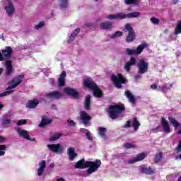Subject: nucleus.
I'll return each mask as SVG.
<instances>
[{
  "instance_id": "5701e85b",
  "label": "nucleus",
  "mask_w": 181,
  "mask_h": 181,
  "mask_svg": "<svg viewBox=\"0 0 181 181\" xmlns=\"http://www.w3.org/2000/svg\"><path fill=\"white\" fill-rule=\"evenodd\" d=\"M136 63V59L135 58L132 57L130 60L124 64V69L126 70V71H129V69H131V66H134V64Z\"/></svg>"
},
{
  "instance_id": "49530a36",
  "label": "nucleus",
  "mask_w": 181,
  "mask_h": 181,
  "mask_svg": "<svg viewBox=\"0 0 181 181\" xmlns=\"http://www.w3.org/2000/svg\"><path fill=\"white\" fill-rule=\"evenodd\" d=\"M13 90H7L0 94V97H5V95H9V94H12Z\"/></svg>"
},
{
  "instance_id": "bb28decb",
  "label": "nucleus",
  "mask_w": 181,
  "mask_h": 181,
  "mask_svg": "<svg viewBox=\"0 0 181 181\" xmlns=\"http://www.w3.org/2000/svg\"><path fill=\"white\" fill-rule=\"evenodd\" d=\"M124 94L126 97L128 98L129 103H132V104H134L135 103V97L134 96V95H132V93L129 92V90H126L124 92Z\"/></svg>"
},
{
  "instance_id": "a878e982",
  "label": "nucleus",
  "mask_w": 181,
  "mask_h": 181,
  "mask_svg": "<svg viewBox=\"0 0 181 181\" xmlns=\"http://www.w3.org/2000/svg\"><path fill=\"white\" fill-rule=\"evenodd\" d=\"M168 119H169L170 124L173 125V127H174V128L175 129H177V128H179V127H180L181 124L179 123V122H177V120H176V119H175V117H169Z\"/></svg>"
},
{
  "instance_id": "423d86ee",
  "label": "nucleus",
  "mask_w": 181,
  "mask_h": 181,
  "mask_svg": "<svg viewBox=\"0 0 181 181\" xmlns=\"http://www.w3.org/2000/svg\"><path fill=\"white\" fill-rule=\"evenodd\" d=\"M25 77L24 74L19 75L14 78L13 80H11L10 82H8V90H13V88H16V87H18L21 83H22V81L23 80V78Z\"/></svg>"
},
{
  "instance_id": "412c9836",
  "label": "nucleus",
  "mask_w": 181,
  "mask_h": 181,
  "mask_svg": "<svg viewBox=\"0 0 181 181\" xmlns=\"http://www.w3.org/2000/svg\"><path fill=\"white\" fill-rule=\"evenodd\" d=\"M45 95L47 98H53L54 100H59V98H62V97H63V95L60 93V92L56 90L47 93Z\"/></svg>"
},
{
  "instance_id": "72a5a7b5",
  "label": "nucleus",
  "mask_w": 181,
  "mask_h": 181,
  "mask_svg": "<svg viewBox=\"0 0 181 181\" xmlns=\"http://www.w3.org/2000/svg\"><path fill=\"white\" fill-rule=\"evenodd\" d=\"M52 122V120L46 118L42 117L41 122L39 124V127H45V125H47L48 124H50Z\"/></svg>"
},
{
  "instance_id": "39448f33",
  "label": "nucleus",
  "mask_w": 181,
  "mask_h": 181,
  "mask_svg": "<svg viewBox=\"0 0 181 181\" xmlns=\"http://www.w3.org/2000/svg\"><path fill=\"white\" fill-rule=\"evenodd\" d=\"M111 81L117 88H121V84H125V83H127V79L124 78V76H122V75H121L120 74L112 75Z\"/></svg>"
},
{
  "instance_id": "a18cd8bd",
  "label": "nucleus",
  "mask_w": 181,
  "mask_h": 181,
  "mask_svg": "<svg viewBox=\"0 0 181 181\" xmlns=\"http://www.w3.org/2000/svg\"><path fill=\"white\" fill-rule=\"evenodd\" d=\"M27 120L26 119H21V120H18L16 122V125L18 126H21V125H25L26 124Z\"/></svg>"
},
{
  "instance_id": "680f3d73",
  "label": "nucleus",
  "mask_w": 181,
  "mask_h": 181,
  "mask_svg": "<svg viewBox=\"0 0 181 181\" xmlns=\"http://www.w3.org/2000/svg\"><path fill=\"white\" fill-rule=\"evenodd\" d=\"M49 80H50L51 83H54V80L53 78H50Z\"/></svg>"
},
{
  "instance_id": "37998d69",
  "label": "nucleus",
  "mask_w": 181,
  "mask_h": 181,
  "mask_svg": "<svg viewBox=\"0 0 181 181\" xmlns=\"http://www.w3.org/2000/svg\"><path fill=\"white\" fill-rule=\"evenodd\" d=\"M161 159H162V153H158V154L156 155V158H155L156 163H158V162H160Z\"/></svg>"
},
{
  "instance_id": "f257e3e1",
  "label": "nucleus",
  "mask_w": 181,
  "mask_h": 181,
  "mask_svg": "<svg viewBox=\"0 0 181 181\" xmlns=\"http://www.w3.org/2000/svg\"><path fill=\"white\" fill-rule=\"evenodd\" d=\"M101 166V160H96L95 161H86L84 160H81L78 161L75 165L76 169H84L88 168L87 170L88 175H91L95 173L98 170V168Z\"/></svg>"
},
{
  "instance_id": "5fc2aeb1",
  "label": "nucleus",
  "mask_w": 181,
  "mask_h": 181,
  "mask_svg": "<svg viewBox=\"0 0 181 181\" xmlns=\"http://www.w3.org/2000/svg\"><path fill=\"white\" fill-rule=\"evenodd\" d=\"M175 159H176L177 160H181V154L177 156L176 158H175Z\"/></svg>"
},
{
  "instance_id": "3c124183",
  "label": "nucleus",
  "mask_w": 181,
  "mask_h": 181,
  "mask_svg": "<svg viewBox=\"0 0 181 181\" xmlns=\"http://www.w3.org/2000/svg\"><path fill=\"white\" fill-rule=\"evenodd\" d=\"M67 122H68L69 125H70V127H74V125H76V122H74V121H73L71 119H68Z\"/></svg>"
},
{
  "instance_id": "4d7b16f0",
  "label": "nucleus",
  "mask_w": 181,
  "mask_h": 181,
  "mask_svg": "<svg viewBox=\"0 0 181 181\" xmlns=\"http://www.w3.org/2000/svg\"><path fill=\"white\" fill-rule=\"evenodd\" d=\"M57 181H66L64 178H58Z\"/></svg>"
},
{
  "instance_id": "c756f323",
  "label": "nucleus",
  "mask_w": 181,
  "mask_h": 181,
  "mask_svg": "<svg viewBox=\"0 0 181 181\" xmlns=\"http://www.w3.org/2000/svg\"><path fill=\"white\" fill-rule=\"evenodd\" d=\"M81 132H82L83 134H86L87 139H88L89 141H93V134H91V133L88 132V130H87L86 129H81Z\"/></svg>"
},
{
  "instance_id": "4468645a",
  "label": "nucleus",
  "mask_w": 181,
  "mask_h": 181,
  "mask_svg": "<svg viewBox=\"0 0 181 181\" xmlns=\"http://www.w3.org/2000/svg\"><path fill=\"white\" fill-rule=\"evenodd\" d=\"M80 118L83 124H84L85 127H87V125H88V123L91 119V117H90V115H88V114H87V112H86L85 111L81 112Z\"/></svg>"
},
{
  "instance_id": "bf43d9fd",
  "label": "nucleus",
  "mask_w": 181,
  "mask_h": 181,
  "mask_svg": "<svg viewBox=\"0 0 181 181\" xmlns=\"http://www.w3.org/2000/svg\"><path fill=\"white\" fill-rule=\"evenodd\" d=\"M4 141H5V139L0 136V142H4Z\"/></svg>"
},
{
  "instance_id": "9b49d317",
  "label": "nucleus",
  "mask_w": 181,
  "mask_h": 181,
  "mask_svg": "<svg viewBox=\"0 0 181 181\" xmlns=\"http://www.w3.org/2000/svg\"><path fill=\"white\" fill-rule=\"evenodd\" d=\"M12 54V48L11 47H6L5 49H2L0 52V62H4L5 59H9Z\"/></svg>"
},
{
  "instance_id": "e433bc0d",
  "label": "nucleus",
  "mask_w": 181,
  "mask_h": 181,
  "mask_svg": "<svg viewBox=\"0 0 181 181\" xmlns=\"http://www.w3.org/2000/svg\"><path fill=\"white\" fill-rule=\"evenodd\" d=\"M124 33L121 31H117L114 34L110 35V39H117V37H119V36H122Z\"/></svg>"
},
{
  "instance_id": "473e14b6",
  "label": "nucleus",
  "mask_w": 181,
  "mask_h": 181,
  "mask_svg": "<svg viewBox=\"0 0 181 181\" xmlns=\"http://www.w3.org/2000/svg\"><path fill=\"white\" fill-rule=\"evenodd\" d=\"M126 5H139L141 0H124Z\"/></svg>"
},
{
  "instance_id": "79ce46f5",
  "label": "nucleus",
  "mask_w": 181,
  "mask_h": 181,
  "mask_svg": "<svg viewBox=\"0 0 181 181\" xmlns=\"http://www.w3.org/2000/svg\"><path fill=\"white\" fill-rule=\"evenodd\" d=\"M151 23H153V25H159V19L153 17L150 18Z\"/></svg>"
},
{
  "instance_id": "c9c22d12",
  "label": "nucleus",
  "mask_w": 181,
  "mask_h": 181,
  "mask_svg": "<svg viewBox=\"0 0 181 181\" xmlns=\"http://www.w3.org/2000/svg\"><path fill=\"white\" fill-rule=\"evenodd\" d=\"M98 131L99 135L102 136V138H104V136H105V132H107V129L104 127H99L98 129Z\"/></svg>"
},
{
  "instance_id": "f03ea898",
  "label": "nucleus",
  "mask_w": 181,
  "mask_h": 181,
  "mask_svg": "<svg viewBox=\"0 0 181 181\" xmlns=\"http://www.w3.org/2000/svg\"><path fill=\"white\" fill-rule=\"evenodd\" d=\"M141 16V12H133L128 14H124L122 13H118L116 14H110L106 16V19H131L132 18H139Z\"/></svg>"
},
{
  "instance_id": "cd10ccee",
  "label": "nucleus",
  "mask_w": 181,
  "mask_h": 181,
  "mask_svg": "<svg viewBox=\"0 0 181 181\" xmlns=\"http://www.w3.org/2000/svg\"><path fill=\"white\" fill-rule=\"evenodd\" d=\"M100 29L108 30L112 29L114 28V25L111 23H101L100 24Z\"/></svg>"
},
{
  "instance_id": "13d9d810",
  "label": "nucleus",
  "mask_w": 181,
  "mask_h": 181,
  "mask_svg": "<svg viewBox=\"0 0 181 181\" xmlns=\"http://www.w3.org/2000/svg\"><path fill=\"white\" fill-rule=\"evenodd\" d=\"M2 108H4V104L0 102V110H2Z\"/></svg>"
},
{
  "instance_id": "b1692460",
  "label": "nucleus",
  "mask_w": 181,
  "mask_h": 181,
  "mask_svg": "<svg viewBox=\"0 0 181 181\" xmlns=\"http://www.w3.org/2000/svg\"><path fill=\"white\" fill-rule=\"evenodd\" d=\"M66 71H62L61 73L60 77L58 78V86L59 87H63L66 83Z\"/></svg>"
},
{
  "instance_id": "ddd939ff",
  "label": "nucleus",
  "mask_w": 181,
  "mask_h": 181,
  "mask_svg": "<svg viewBox=\"0 0 181 181\" xmlns=\"http://www.w3.org/2000/svg\"><path fill=\"white\" fill-rule=\"evenodd\" d=\"M131 124L134 129V131H138V128L141 127V123L138 122V119L134 118L132 120L127 122L124 128H131Z\"/></svg>"
},
{
  "instance_id": "7ed1b4c3",
  "label": "nucleus",
  "mask_w": 181,
  "mask_h": 181,
  "mask_svg": "<svg viewBox=\"0 0 181 181\" xmlns=\"http://www.w3.org/2000/svg\"><path fill=\"white\" fill-rule=\"evenodd\" d=\"M83 86L90 90H93V95L95 97H101L103 95V92L101 89L97 86V85L93 81L91 78H86L83 80Z\"/></svg>"
},
{
  "instance_id": "c03bdc74",
  "label": "nucleus",
  "mask_w": 181,
  "mask_h": 181,
  "mask_svg": "<svg viewBox=\"0 0 181 181\" xmlns=\"http://www.w3.org/2000/svg\"><path fill=\"white\" fill-rule=\"evenodd\" d=\"M45 26V21L40 22L37 25L35 26V29L39 30Z\"/></svg>"
},
{
  "instance_id": "aec40b11",
  "label": "nucleus",
  "mask_w": 181,
  "mask_h": 181,
  "mask_svg": "<svg viewBox=\"0 0 181 181\" xmlns=\"http://www.w3.org/2000/svg\"><path fill=\"white\" fill-rule=\"evenodd\" d=\"M146 153H141L138 154L136 157L132 158L129 160V163H135V162H139L140 160H144L146 158Z\"/></svg>"
},
{
  "instance_id": "393cba45",
  "label": "nucleus",
  "mask_w": 181,
  "mask_h": 181,
  "mask_svg": "<svg viewBox=\"0 0 181 181\" xmlns=\"http://www.w3.org/2000/svg\"><path fill=\"white\" fill-rule=\"evenodd\" d=\"M67 153L69 158V160H74V158L77 157V153L74 148H69L67 150Z\"/></svg>"
},
{
  "instance_id": "9d476101",
  "label": "nucleus",
  "mask_w": 181,
  "mask_h": 181,
  "mask_svg": "<svg viewBox=\"0 0 181 181\" xmlns=\"http://www.w3.org/2000/svg\"><path fill=\"white\" fill-rule=\"evenodd\" d=\"M137 66L140 74H144V73H146L148 71V64L144 59H140L139 61Z\"/></svg>"
},
{
  "instance_id": "a211bd4d",
  "label": "nucleus",
  "mask_w": 181,
  "mask_h": 181,
  "mask_svg": "<svg viewBox=\"0 0 181 181\" xmlns=\"http://www.w3.org/2000/svg\"><path fill=\"white\" fill-rule=\"evenodd\" d=\"M6 67V76H11L13 73V66H12V62L11 61H6L5 64Z\"/></svg>"
},
{
  "instance_id": "ea45409f",
  "label": "nucleus",
  "mask_w": 181,
  "mask_h": 181,
  "mask_svg": "<svg viewBox=\"0 0 181 181\" xmlns=\"http://www.w3.org/2000/svg\"><path fill=\"white\" fill-rule=\"evenodd\" d=\"M124 146L126 148V149H132V148H136V144L133 143H126L124 144Z\"/></svg>"
},
{
  "instance_id": "e2e57ef3",
  "label": "nucleus",
  "mask_w": 181,
  "mask_h": 181,
  "mask_svg": "<svg viewBox=\"0 0 181 181\" xmlns=\"http://www.w3.org/2000/svg\"><path fill=\"white\" fill-rule=\"evenodd\" d=\"M178 181H181V176L178 178Z\"/></svg>"
},
{
  "instance_id": "f8f14e48",
  "label": "nucleus",
  "mask_w": 181,
  "mask_h": 181,
  "mask_svg": "<svg viewBox=\"0 0 181 181\" xmlns=\"http://www.w3.org/2000/svg\"><path fill=\"white\" fill-rule=\"evenodd\" d=\"M5 11L8 16H12L15 13V6L12 3V1L7 0L5 6Z\"/></svg>"
},
{
  "instance_id": "f3484780",
  "label": "nucleus",
  "mask_w": 181,
  "mask_h": 181,
  "mask_svg": "<svg viewBox=\"0 0 181 181\" xmlns=\"http://www.w3.org/2000/svg\"><path fill=\"white\" fill-rule=\"evenodd\" d=\"M39 168L37 170V176H42L45 173V170L46 169V161L41 160L38 163Z\"/></svg>"
},
{
  "instance_id": "2eb2a0df",
  "label": "nucleus",
  "mask_w": 181,
  "mask_h": 181,
  "mask_svg": "<svg viewBox=\"0 0 181 181\" xmlns=\"http://www.w3.org/2000/svg\"><path fill=\"white\" fill-rule=\"evenodd\" d=\"M161 124L163 127V129L165 134H170L172 132V129H170V125H169V122L165 117L161 118Z\"/></svg>"
},
{
  "instance_id": "c85d7f7f",
  "label": "nucleus",
  "mask_w": 181,
  "mask_h": 181,
  "mask_svg": "<svg viewBox=\"0 0 181 181\" xmlns=\"http://www.w3.org/2000/svg\"><path fill=\"white\" fill-rule=\"evenodd\" d=\"M173 87V83H169V84H164L162 86H160V90L162 91V93H166L168 90H170Z\"/></svg>"
},
{
  "instance_id": "603ef678",
  "label": "nucleus",
  "mask_w": 181,
  "mask_h": 181,
  "mask_svg": "<svg viewBox=\"0 0 181 181\" xmlns=\"http://www.w3.org/2000/svg\"><path fill=\"white\" fill-rule=\"evenodd\" d=\"M76 37H74V35H70V37L68 39V43H71V42H73V40H74Z\"/></svg>"
},
{
  "instance_id": "dca6fc26",
  "label": "nucleus",
  "mask_w": 181,
  "mask_h": 181,
  "mask_svg": "<svg viewBox=\"0 0 181 181\" xmlns=\"http://www.w3.org/2000/svg\"><path fill=\"white\" fill-rule=\"evenodd\" d=\"M64 93L65 94H67V95H71V97H74V98H78L80 97L78 92L71 88H65L64 89Z\"/></svg>"
},
{
  "instance_id": "58836bf2",
  "label": "nucleus",
  "mask_w": 181,
  "mask_h": 181,
  "mask_svg": "<svg viewBox=\"0 0 181 181\" xmlns=\"http://www.w3.org/2000/svg\"><path fill=\"white\" fill-rule=\"evenodd\" d=\"M61 136H62V134L57 133L49 138V141H57V139H59V138H60Z\"/></svg>"
},
{
  "instance_id": "8fccbe9b",
  "label": "nucleus",
  "mask_w": 181,
  "mask_h": 181,
  "mask_svg": "<svg viewBox=\"0 0 181 181\" xmlns=\"http://www.w3.org/2000/svg\"><path fill=\"white\" fill-rule=\"evenodd\" d=\"M78 32H80V30L78 28H77V29L74 30L71 35H73V36H74V37H76V36H77V35H78Z\"/></svg>"
},
{
  "instance_id": "1a4fd4ad",
  "label": "nucleus",
  "mask_w": 181,
  "mask_h": 181,
  "mask_svg": "<svg viewBox=\"0 0 181 181\" xmlns=\"http://www.w3.org/2000/svg\"><path fill=\"white\" fill-rule=\"evenodd\" d=\"M47 147L51 152H54V153H63V152H64V147L60 144H48L47 145Z\"/></svg>"
},
{
  "instance_id": "052dcab7",
  "label": "nucleus",
  "mask_w": 181,
  "mask_h": 181,
  "mask_svg": "<svg viewBox=\"0 0 181 181\" xmlns=\"http://www.w3.org/2000/svg\"><path fill=\"white\" fill-rule=\"evenodd\" d=\"M3 71H4V69L3 68H0V75L2 74Z\"/></svg>"
},
{
  "instance_id": "6e6552de",
  "label": "nucleus",
  "mask_w": 181,
  "mask_h": 181,
  "mask_svg": "<svg viewBox=\"0 0 181 181\" xmlns=\"http://www.w3.org/2000/svg\"><path fill=\"white\" fill-rule=\"evenodd\" d=\"M146 47H148V44L146 43H142L141 45H139L136 49H129L127 48L126 49V52L127 54H141V53H142V50L144 49H146Z\"/></svg>"
},
{
  "instance_id": "09e8293b",
  "label": "nucleus",
  "mask_w": 181,
  "mask_h": 181,
  "mask_svg": "<svg viewBox=\"0 0 181 181\" xmlns=\"http://www.w3.org/2000/svg\"><path fill=\"white\" fill-rule=\"evenodd\" d=\"M151 88H152V90H157V91H160V86H159L158 88V85L157 84H153L151 86Z\"/></svg>"
},
{
  "instance_id": "6ab92c4d",
  "label": "nucleus",
  "mask_w": 181,
  "mask_h": 181,
  "mask_svg": "<svg viewBox=\"0 0 181 181\" xmlns=\"http://www.w3.org/2000/svg\"><path fill=\"white\" fill-rule=\"evenodd\" d=\"M16 132L19 135V136H22V138H24L25 139H27L28 141H30V137L29 136V134H28V131L23 130L20 128H15Z\"/></svg>"
},
{
  "instance_id": "0e129e2a",
  "label": "nucleus",
  "mask_w": 181,
  "mask_h": 181,
  "mask_svg": "<svg viewBox=\"0 0 181 181\" xmlns=\"http://www.w3.org/2000/svg\"><path fill=\"white\" fill-rule=\"evenodd\" d=\"M96 2H97V1H98V0H95Z\"/></svg>"
},
{
  "instance_id": "2f4dec72",
  "label": "nucleus",
  "mask_w": 181,
  "mask_h": 181,
  "mask_svg": "<svg viewBox=\"0 0 181 181\" xmlns=\"http://www.w3.org/2000/svg\"><path fill=\"white\" fill-rule=\"evenodd\" d=\"M39 104V100L34 99L32 100H30L28 103V108H35Z\"/></svg>"
},
{
  "instance_id": "20e7f679",
  "label": "nucleus",
  "mask_w": 181,
  "mask_h": 181,
  "mask_svg": "<svg viewBox=\"0 0 181 181\" xmlns=\"http://www.w3.org/2000/svg\"><path fill=\"white\" fill-rule=\"evenodd\" d=\"M124 110H125L124 105H110L107 111L108 115L110 118H112V119H115V118L119 117V115L121 112H122V111H124Z\"/></svg>"
},
{
  "instance_id": "4be33fe9",
  "label": "nucleus",
  "mask_w": 181,
  "mask_h": 181,
  "mask_svg": "<svg viewBox=\"0 0 181 181\" xmlns=\"http://www.w3.org/2000/svg\"><path fill=\"white\" fill-rule=\"evenodd\" d=\"M139 170L141 172V173H146V175H152L155 173V169L150 167H139Z\"/></svg>"
},
{
  "instance_id": "de8ad7c7",
  "label": "nucleus",
  "mask_w": 181,
  "mask_h": 181,
  "mask_svg": "<svg viewBox=\"0 0 181 181\" xmlns=\"http://www.w3.org/2000/svg\"><path fill=\"white\" fill-rule=\"evenodd\" d=\"M11 124V119L8 118H5L3 119L2 124L3 125H9Z\"/></svg>"
},
{
  "instance_id": "f704fd0d",
  "label": "nucleus",
  "mask_w": 181,
  "mask_h": 181,
  "mask_svg": "<svg viewBox=\"0 0 181 181\" xmlns=\"http://www.w3.org/2000/svg\"><path fill=\"white\" fill-rule=\"evenodd\" d=\"M59 7L61 9H64L66 6H69V0H59Z\"/></svg>"
},
{
  "instance_id": "864d4df0",
  "label": "nucleus",
  "mask_w": 181,
  "mask_h": 181,
  "mask_svg": "<svg viewBox=\"0 0 181 181\" xmlns=\"http://www.w3.org/2000/svg\"><path fill=\"white\" fill-rule=\"evenodd\" d=\"M177 152H181V140L180 141V143L177 147Z\"/></svg>"
},
{
  "instance_id": "6e6d98bb",
  "label": "nucleus",
  "mask_w": 181,
  "mask_h": 181,
  "mask_svg": "<svg viewBox=\"0 0 181 181\" xmlns=\"http://www.w3.org/2000/svg\"><path fill=\"white\" fill-rule=\"evenodd\" d=\"M49 168H51V169H53V168H54V163H51L49 164Z\"/></svg>"
},
{
  "instance_id": "a19ab883",
  "label": "nucleus",
  "mask_w": 181,
  "mask_h": 181,
  "mask_svg": "<svg viewBox=\"0 0 181 181\" xmlns=\"http://www.w3.org/2000/svg\"><path fill=\"white\" fill-rule=\"evenodd\" d=\"M5 151H6V145H0V156L5 155Z\"/></svg>"
},
{
  "instance_id": "0eeeda50",
  "label": "nucleus",
  "mask_w": 181,
  "mask_h": 181,
  "mask_svg": "<svg viewBox=\"0 0 181 181\" xmlns=\"http://www.w3.org/2000/svg\"><path fill=\"white\" fill-rule=\"evenodd\" d=\"M124 28L126 30L129 32V34L126 37V42H134V40H135V31H134V29H132V26H131V24L127 23L125 25Z\"/></svg>"
},
{
  "instance_id": "4c0bfd02",
  "label": "nucleus",
  "mask_w": 181,
  "mask_h": 181,
  "mask_svg": "<svg viewBox=\"0 0 181 181\" xmlns=\"http://www.w3.org/2000/svg\"><path fill=\"white\" fill-rule=\"evenodd\" d=\"M175 35H180L181 33V20L178 22L175 30Z\"/></svg>"
},
{
  "instance_id": "7c9ffc66",
  "label": "nucleus",
  "mask_w": 181,
  "mask_h": 181,
  "mask_svg": "<svg viewBox=\"0 0 181 181\" xmlns=\"http://www.w3.org/2000/svg\"><path fill=\"white\" fill-rule=\"evenodd\" d=\"M90 100H91V96L90 95H86L83 105L85 110H90Z\"/></svg>"
}]
</instances>
